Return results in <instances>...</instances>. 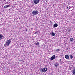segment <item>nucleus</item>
<instances>
[{
  "mask_svg": "<svg viewBox=\"0 0 75 75\" xmlns=\"http://www.w3.org/2000/svg\"><path fill=\"white\" fill-rule=\"evenodd\" d=\"M11 42V40L10 39H9V40H7V41H6L4 45V47H8L10 44Z\"/></svg>",
  "mask_w": 75,
  "mask_h": 75,
  "instance_id": "f257e3e1",
  "label": "nucleus"
},
{
  "mask_svg": "<svg viewBox=\"0 0 75 75\" xmlns=\"http://www.w3.org/2000/svg\"><path fill=\"white\" fill-rule=\"evenodd\" d=\"M32 13L33 15H37L38 14V11L37 10H36V11H33Z\"/></svg>",
  "mask_w": 75,
  "mask_h": 75,
  "instance_id": "f03ea898",
  "label": "nucleus"
},
{
  "mask_svg": "<svg viewBox=\"0 0 75 75\" xmlns=\"http://www.w3.org/2000/svg\"><path fill=\"white\" fill-rule=\"evenodd\" d=\"M47 71V69L46 67L42 69L43 72H44V73L46 72Z\"/></svg>",
  "mask_w": 75,
  "mask_h": 75,
  "instance_id": "7ed1b4c3",
  "label": "nucleus"
},
{
  "mask_svg": "<svg viewBox=\"0 0 75 75\" xmlns=\"http://www.w3.org/2000/svg\"><path fill=\"white\" fill-rule=\"evenodd\" d=\"M40 2V0H35L34 3L35 4H38Z\"/></svg>",
  "mask_w": 75,
  "mask_h": 75,
  "instance_id": "20e7f679",
  "label": "nucleus"
},
{
  "mask_svg": "<svg viewBox=\"0 0 75 75\" xmlns=\"http://www.w3.org/2000/svg\"><path fill=\"white\" fill-rule=\"evenodd\" d=\"M55 58V55H53L51 58V60H53Z\"/></svg>",
  "mask_w": 75,
  "mask_h": 75,
  "instance_id": "39448f33",
  "label": "nucleus"
},
{
  "mask_svg": "<svg viewBox=\"0 0 75 75\" xmlns=\"http://www.w3.org/2000/svg\"><path fill=\"white\" fill-rule=\"evenodd\" d=\"M65 58L66 59H69V56L68 55H65Z\"/></svg>",
  "mask_w": 75,
  "mask_h": 75,
  "instance_id": "423d86ee",
  "label": "nucleus"
},
{
  "mask_svg": "<svg viewBox=\"0 0 75 75\" xmlns=\"http://www.w3.org/2000/svg\"><path fill=\"white\" fill-rule=\"evenodd\" d=\"M58 26V24L57 23H55L54 24V26H53V27H54V28H55L56 27H57Z\"/></svg>",
  "mask_w": 75,
  "mask_h": 75,
  "instance_id": "0eeeda50",
  "label": "nucleus"
},
{
  "mask_svg": "<svg viewBox=\"0 0 75 75\" xmlns=\"http://www.w3.org/2000/svg\"><path fill=\"white\" fill-rule=\"evenodd\" d=\"M61 51V49H56V50H55V52H59V51Z\"/></svg>",
  "mask_w": 75,
  "mask_h": 75,
  "instance_id": "6e6552de",
  "label": "nucleus"
},
{
  "mask_svg": "<svg viewBox=\"0 0 75 75\" xmlns=\"http://www.w3.org/2000/svg\"><path fill=\"white\" fill-rule=\"evenodd\" d=\"M8 7H9V5H8L5 6L4 7V8H7Z\"/></svg>",
  "mask_w": 75,
  "mask_h": 75,
  "instance_id": "1a4fd4ad",
  "label": "nucleus"
},
{
  "mask_svg": "<svg viewBox=\"0 0 75 75\" xmlns=\"http://www.w3.org/2000/svg\"><path fill=\"white\" fill-rule=\"evenodd\" d=\"M74 39H73L72 38H70V41L71 42H73L74 41Z\"/></svg>",
  "mask_w": 75,
  "mask_h": 75,
  "instance_id": "9d476101",
  "label": "nucleus"
},
{
  "mask_svg": "<svg viewBox=\"0 0 75 75\" xmlns=\"http://www.w3.org/2000/svg\"><path fill=\"white\" fill-rule=\"evenodd\" d=\"M69 57L71 59H72V58H73V56H72V55L70 54L69 55Z\"/></svg>",
  "mask_w": 75,
  "mask_h": 75,
  "instance_id": "9b49d317",
  "label": "nucleus"
},
{
  "mask_svg": "<svg viewBox=\"0 0 75 75\" xmlns=\"http://www.w3.org/2000/svg\"><path fill=\"white\" fill-rule=\"evenodd\" d=\"M72 73L74 75H75V69L73 70Z\"/></svg>",
  "mask_w": 75,
  "mask_h": 75,
  "instance_id": "f8f14e48",
  "label": "nucleus"
},
{
  "mask_svg": "<svg viewBox=\"0 0 75 75\" xmlns=\"http://www.w3.org/2000/svg\"><path fill=\"white\" fill-rule=\"evenodd\" d=\"M54 65H55V67H58V64L56 62L54 64Z\"/></svg>",
  "mask_w": 75,
  "mask_h": 75,
  "instance_id": "ddd939ff",
  "label": "nucleus"
},
{
  "mask_svg": "<svg viewBox=\"0 0 75 75\" xmlns=\"http://www.w3.org/2000/svg\"><path fill=\"white\" fill-rule=\"evenodd\" d=\"M51 35L53 37H54L55 36V33H53V32H52Z\"/></svg>",
  "mask_w": 75,
  "mask_h": 75,
  "instance_id": "4468645a",
  "label": "nucleus"
},
{
  "mask_svg": "<svg viewBox=\"0 0 75 75\" xmlns=\"http://www.w3.org/2000/svg\"><path fill=\"white\" fill-rule=\"evenodd\" d=\"M36 45H37L38 46H39V42H37L35 44Z\"/></svg>",
  "mask_w": 75,
  "mask_h": 75,
  "instance_id": "2eb2a0df",
  "label": "nucleus"
},
{
  "mask_svg": "<svg viewBox=\"0 0 75 75\" xmlns=\"http://www.w3.org/2000/svg\"><path fill=\"white\" fill-rule=\"evenodd\" d=\"M40 72H42V69H40Z\"/></svg>",
  "mask_w": 75,
  "mask_h": 75,
  "instance_id": "dca6fc26",
  "label": "nucleus"
},
{
  "mask_svg": "<svg viewBox=\"0 0 75 75\" xmlns=\"http://www.w3.org/2000/svg\"><path fill=\"white\" fill-rule=\"evenodd\" d=\"M36 34V32H34L32 33V34L34 35V34Z\"/></svg>",
  "mask_w": 75,
  "mask_h": 75,
  "instance_id": "f3484780",
  "label": "nucleus"
},
{
  "mask_svg": "<svg viewBox=\"0 0 75 75\" xmlns=\"http://www.w3.org/2000/svg\"><path fill=\"white\" fill-rule=\"evenodd\" d=\"M2 38V35H1V34H0V39H1Z\"/></svg>",
  "mask_w": 75,
  "mask_h": 75,
  "instance_id": "a211bd4d",
  "label": "nucleus"
},
{
  "mask_svg": "<svg viewBox=\"0 0 75 75\" xmlns=\"http://www.w3.org/2000/svg\"><path fill=\"white\" fill-rule=\"evenodd\" d=\"M27 29L25 30V32H27Z\"/></svg>",
  "mask_w": 75,
  "mask_h": 75,
  "instance_id": "6ab92c4d",
  "label": "nucleus"
},
{
  "mask_svg": "<svg viewBox=\"0 0 75 75\" xmlns=\"http://www.w3.org/2000/svg\"><path fill=\"white\" fill-rule=\"evenodd\" d=\"M53 23L52 22H51V24H52Z\"/></svg>",
  "mask_w": 75,
  "mask_h": 75,
  "instance_id": "aec40b11",
  "label": "nucleus"
},
{
  "mask_svg": "<svg viewBox=\"0 0 75 75\" xmlns=\"http://www.w3.org/2000/svg\"><path fill=\"white\" fill-rule=\"evenodd\" d=\"M67 8H68H68H69L68 7V6H67Z\"/></svg>",
  "mask_w": 75,
  "mask_h": 75,
  "instance_id": "412c9836",
  "label": "nucleus"
},
{
  "mask_svg": "<svg viewBox=\"0 0 75 75\" xmlns=\"http://www.w3.org/2000/svg\"><path fill=\"white\" fill-rule=\"evenodd\" d=\"M36 33H37V32H36Z\"/></svg>",
  "mask_w": 75,
  "mask_h": 75,
  "instance_id": "4be33fe9",
  "label": "nucleus"
},
{
  "mask_svg": "<svg viewBox=\"0 0 75 75\" xmlns=\"http://www.w3.org/2000/svg\"><path fill=\"white\" fill-rule=\"evenodd\" d=\"M69 9H70V8H69Z\"/></svg>",
  "mask_w": 75,
  "mask_h": 75,
  "instance_id": "5701e85b",
  "label": "nucleus"
}]
</instances>
